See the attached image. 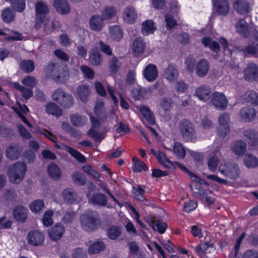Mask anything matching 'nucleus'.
Masks as SVG:
<instances>
[{
	"instance_id": "1",
	"label": "nucleus",
	"mask_w": 258,
	"mask_h": 258,
	"mask_svg": "<svg viewBox=\"0 0 258 258\" xmlns=\"http://www.w3.org/2000/svg\"><path fill=\"white\" fill-rule=\"evenodd\" d=\"M80 219L81 227L88 232L96 230L100 224L99 214L96 211L86 212Z\"/></svg>"
},
{
	"instance_id": "2",
	"label": "nucleus",
	"mask_w": 258,
	"mask_h": 258,
	"mask_svg": "<svg viewBox=\"0 0 258 258\" xmlns=\"http://www.w3.org/2000/svg\"><path fill=\"white\" fill-rule=\"evenodd\" d=\"M27 168L22 162L18 161L11 165L8 171L10 181L14 183H19L24 178Z\"/></svg>"
},
{
	"instance_id": "3",
	"label": "nucleus",
	"mask_w": 258,
	"mask_h": 258,
	"mask_svg": "<svg viewBox=\"0 0 258 258\" xmlns=\"http://www.w3.org/2000/svg\"><path fill=\"white\" fill-rule=\"evenodd\" d=\"M219 171L227 178L235 180L238 178L240 170L238 164L233 162H226L220 165Z\"/></svg>"
},
{
	"instance_id": "4",
	"label": "nucleus",
	"mask_w": 258,
	"mask_h": 258,
	"mask_svg": "<svg viewBox=\"0 0 258 258\" xmlns=\"http://www.w3.org/2000/svg\"><path fill=\"white\" fill-rule=\"evenodd\" d=\"M52 99L63 108H70L74 104V98L72 95L64 92L60 88L55 90L52 95Z\"/></svg>"
},
{
	"instance_id": "5",
	"label": "nucleus",
	"mask_w": 258,
	"mask_h": 258,
	"mask_svg": "<svg viewBox=\"0 0 258 258\" xmlns=\"http://www.w3.org/2000/svg\"><path fill=\"white\" fill-rule=\"evenodd\" d=\"M179 130L184 139L191 141L195 137V131L192 123L186 119L181 120L179 122Z\"/></svg>"
},
{
	"instance_id": "6",
	"label": "nucleus",
	"mask_w": 258,
	"mask_h": 258,
	"mask_svg": "<svg viewBox=\"0 0 258 258\" xmlns=\"http://www.w3.org/2000/svg\"><path fill=\"white\" fill-rule=\"evenodd\" d=\"M211 101L219 110H224L227 106V100L225 95L221 92H215L211 96Z\"/></svg>"
},
{
	"instance_id": "7",
	"label": "nucleus",
	"mask_w": 258,
	"mask_h": 258,
	"mask_svg": "<svg viewBox=\"0 0 258 258\" xmlns=\"http://www.w3.org/2000/svg\"><path fill=\"white\" fill-rule=\"evenodd\" d=\"M29 244L33 246H39L43 244L44 240V235L37 230L29 232L27 236Z\"/></svg>"
},
{
	"instance_id": "8",
	"label": "nucleus",
	"mask_w": 258,
	"mask_h": 258,
	"mask_svg": "<svg viewBox=\"0 0 258 258\" xmlns=\"http://www.w3.org/2000/svg\"><path fill=\"white\" fill-rule=\"evenodd\" d=\"M89 26L93 31H100L104 26V19L99 15H94L89 19Z\"/></svg>"
},
{
	"instance_id": "9",
	"label": "nucleus",
	"mask_w": 258,
	"mask_h": 258,
	"mask_svg": "<svg viewBox=\"0 0 258 258\" xmlns=\"http://www.w3.org/2000/svg\"><path fill=\"white\" fill-rule=\"evenodd\" d=\"M244 77L248 81L255 80L258 79V67L253 63H249L244 70Z\"/></svg>"
},
{
	"instance_id": "10",
	"label": "nucleus",
	"mask_w": 258,
	"mask_h": 258,
	"mask_svg": "<svg viewBox=\"0 0 258 258\" xmlns=\"http://www.w3.org/2000/svg\"><path fill=\"white\" fill-rule=\"evenodd\" d=\"M211 88L207 85H202L197 87L195 91V94L198 98L202 101H207L210 97Z\"/></svg>"
},
{
	"instance_id": "11",
	"label": "nucleus",
	"mask_w": 258,
	"mask_h": 258,
	"mask_svg": "<svg viewBox=\"0 0 258 258\" xmlns=\"http://www.w3.org/2000/svg\"><path fill=\"white\" fill-rule=\"evenodd\" d=\"M62 197L64 201L70 204H72L82 201L77 192L71 188L66 189L62 192Z\"/></svg>"
},
{
	"instance_id": "12",
	"label": "nucleus",
	"mask_w": 258,
	"mask_h": 258,
	"mask_svg": "<svg viewBox=\"0 0 258 258\" xmlns=\"http://www.w3.org/2000/svg\"><path fill=\"white\" fill-rule=\"evenodd\" d=\"M64 231V227L62 224H57L49 229V236L51 240L57 241L62 236Z\"/></svg>"
},
{
	"instance_id": "13",
	"label": "nucleus",
	"mask_w": 258,
	"mask_h": 258,
	"mask_svg": "<svg viewBox=\"0 0 258 258\" xmlns=\"http://www.w3.org/2000/svg\"><path fill=\"white\" fill-rule=\"evenodd\" d=\"M197 75L201 78L205 77L209 70V62L206 59H202L199 60L195 69Z\"/></svg>"
},
{
	"instance_id": "14",
	"label": "nucleus",
	"mask_w": 258,
	"mask_h": 258,
	"mask_svg": "<svg viewBox=\"0 0 258 258\" xmlns=\"http://www.w3.org/2000/svg\"><path fill=\"white\" fill-rule=\"evenodd\" d=\"M144 76L149 82H153L158 77V70L153 64H149L146 67L144 71Z\"/></svg>"
},
{
	"instance_id": "15",
	"label": "nucleus",
	"mask_w": 258,
	"mask_h": 258,
	"mask_svg": "<svg viewBox=\"0 0 258 258\" xmlns=\"http://www.w3.org/2000/svg\"><path fill=\"white\" fill-rule=\"evenodd\" d=\"M89 202L94 206L105 207L108 204V199L105 195L98 192L89 199Z\"/></svg>"
},
{
	"instance_id": "16",
	"label": "nucleus",
	"mask_w": 258,
	"mask_h": 258,
	"mask_svg": "<svg viewBox=\"0 0 258 258\" xmlns=\"http://www.w3.org/2000/svg\"><path fill=\"white\" fill-rule=\"evenodd\" d=\"M53 5L60 14L66 15L70 12L71 8L67 0H54Z\"/></svg>"
},
{
	"instance_id": "17",
	"label": "nucleus",
	"mask_w": 258,
	"mask_h": 258,
	"mask_svg": "<svg viewBox=\"0 0 258 258\" xmlns=\"http://www.w3.org/2000/svg\"><path fill=\"white\" fill-rule=\"evenodd\" d=\"M123 18L127 23H134L137 18V13L134 7L131 6L126 7L123 11Z\"/></svg>"
},
{
	"instance_id": "18",
	"label": "nucleus",
	"mask_w": 258,
	"mask_h": 258,
	"mask_svg": "<svg viewBox=\"0 0 258 258\" xmlns=\"http://www.w3.org/2000/svg\"><path fill=\"white\" fill-rule=\"evenodd\" d=\"M214 7L220 15H226L229 12V4L227 0H213Z\"/></svg>"
},
{
	"instance_id": "19",
	"label": "nucleus",
	"mask_w": 258,
	"mask_h": 258,
	"mask_svg": "<svg viewBox=\"0 0 258 258\" xmlns=\"http://www.w3.org/2000/svg\"><path fill=\"white\" fill-rule=\"evenodd\" d=\"M15 219L19 222H24L27 218L26 209L22 206H17L13 210Z\"/></svg>"
},
{
	"instance_id": "20",
	"label": "nucleus",
	"mask_w": 258,
	"mask_h": 258,
	"mask_svg": "<svg viewBox=\"0 0 258 258\" xmlns=\"http://www.w3.org/2000/svg\"><path fill=\"white\" fill-rule=\"evenodd\" d=\"M240 115L242 119L246 121H252L256 116L255 110L251 107H243L240 110Z\"/></svg>"
},
{
	"instance_id": "21",
	"label": "nucleus",
	"mask_w": 258,
	"mask_h": 258,
	"mask_svg": "<svg viewBox=\"0 0 258 258\" xmlns=\"http://www.w3.org/2000/svg\"><path fill=\"white\" fill-rule=\"evenodd\" d=\"M77 95L84 103L88 101L90 90L89 86L81 84L77 89Z\"/></svg>"
},
{
	"instance_id": "22",
	"label": "nucleus",
	"mask_w": 258,
	"mask_h": 258,
	"mask_svg": "<svg viewBox=\"0 0 258 258\" xmlns=\"http://www.w3.org/2000/svg\"><path fill=\"white\" fill-rule=\"evenodd\" d=\"M179 74L176 66L174 64H169L164 70V76L169 81L176 80Z\"/></svg>"
},
{
	"instance_id": "23",
	"label": "nucleus",
	"mask_w": 258,
	"mask_h": 258,
	"mask_svg": "<svg viewBox=\"0 0 258 258\" xmlns=\"http://www.w3.org/2000/svg\"><path fill=\"white\" fill-rule=\"evenodd\" d=\"M244 136L246 138L248 144L251 146H256L258 145V132L252 129L246 130Z\"/></svg>"
},
{
	"instance_id": "24",
	"label": "nucleus",
	"mask_w": 258,
	"mask_h": 258,
	"mask_svg": "<svg viewBox=\"0 0 258 258\" xmlns=\"http://www.w3.org/2000/svg\"><path fill=\"white\" fill-rule=\"evenodd\" d=\"M47 171L50 177L55 180L59 179L62 174L58 166L54 163H51L48 165Z\"/></svg>"
},
{
	"instance_id": "25",
	"label": "nucleus",
	"mask_w": 258,
	"mask_h": 258,
	"mask_svg": "<svg viewBox=\"0 0 258 258\" xmlns=\"http://www.w3.org/2000/svg\"><path fill=\"white\" fill-rule=\"evenodd\" d=\"M36 16L45 18L49 12L48 5L44 2L40 1L35 4Z\"/></svg>"
},
{
	"instance_id": "26",
	"label": "nucleus",
	"mask_w": 258,
	"mask_h": 258,
	"mask_svg": "<svg viewBox=\"0 0 258 258\" xmlns=\"http://www.w3.org/2000/svg\"><path fill=\"white\" fill-rule=\"evenodd\" d=\"M249 5L246 0H235L234 3L235 10L240 14H246L248 12Z\"/></svg>"
},
{
	"instance_id": "27",
	"label": "nucleus",
	"mask_w": 258,
	"mask_h": 258,
	"mask_svg": "<svg viewBox=\"0 0 258 258\" xmlns=\"http://www.w3.org/2000/svg\"><path fill=\"white\" fill-rule=\"evenodd\" d=\"M235 28L236 31L241 36L247 37L249 35L248 24L244 20L241 19L238 21Z\"/></svg>"
},
{
	"instance_id": "28",
	"label": "nucleus",
	"mask_w": 258,
	"mask_h": 258,
	"mask_svg": "<svg viewBox=\"0 0 258 258\" xmlns=\"http://www.w3.org/2000/svg\"><path fill=\"white\" fill-rule=\"evenodd\" d=\"M6 156L12 160L17 159L20 156V147L17 144H13L8 147Z\"/></svg>"
},
{
	"instance_id": "29",
	"label": "nucleus",
	"mask_w": 258,
	"mask_h": 258,
	"mask_svg": "<svg viewBox=\"0 0 258 258\" xmlns=\"http://www.w3.org/2000/svg\"><path fill=\"white\" fill-rule=\"evenodd\" d=\"M46 111L47 112L51 114L53 116H55L56 117H59L62 115V110L61 109L54 103H49L45 106Z\"/></svg>"
},
{
	"instance_id": "30",
	"label": "nucleus",
	"mask_w": 258,
	"mask_h": 258,
	"mask_svg": "<svg viewBox=\"0 0 258 258\" xmlns=\"http://www.w3.org/2000/svg\"><path fill=\"white\" fill-rule=\"evenodd\" d=\"M56 75L54 74V79L58 82H64L69 78V73L67 67L64 68L63 64L61 67L58 68V71Z\"/></svg>"
},
{
	"instance_id": "31",
	"label": "nucleus",
	"mask_w": 258,
	"mask_h": 258,
	"mask_svg": "<svg viewBox=\"0 0 258 258\" xmlns=\"http://www.w3.org/2000/svg\"><path fill=\"white\" fill-rule=\"evenodd\" d=\"M146 44L141 37L136 38L133 44V50L137 53H142L145 48Z\"/></svg>"
},
{
	"instance_id": "32",
	"label": "nucleus",
	"mask_w": 258,
	"mask_h": 258,
	"mask_svg": "<svg viewBox=\"0 0 258 258\" xmlns=\"http://www.w3.org/2000/svg\"><path fill=\"white\" fill-rule=\"evenodd\" d=\"M89 60L91 63L95 66H97L101 64V54L98 50L92 49L89 52Z\"/></svg>"
},
{
	"instance_id": "33",
	"label": "nucleus",
	"mask_w": 258,
	"mask_h": 258,
	"mask_svg": "<svg viewBox=\"0 0 258 258\" xmlns=\"http://www.w3.org/2000/svg\"><path fill=\"white\" fill-rule=\"evenodd\" d=\"M155 29L154 23L151 20H146L142 24V32L144 35H148L150 33H153Z\"/></svg>"
},
{
	"instance_id": "34",
	"label": "nucleus",
	"mask_w": 258,
	"mask_h": 258,
	"mask_svg": "<svg viewBox=\"0 0 258 258\" xmlns=\"http://www.w3.org/2000/svg\"><path fill=\"white\" fill-rule=\"evenodd\" d=\"M109 29L110 37L112 39L118 41L122 38L123 31L119 26L115 25Z\"/></svg>"
},
{
	"instance_id": "35",
	"label": "nucleus",
	"mask_w": 258,
	"mask_h": 258,
	"mask_svg": "<svg viewBox=\"0 0 258 258\" xmlns=\"http://www.w3.org/2000/svg\"><path fill=\"white\" fill-rule=\"evenodd\" d=\"M156 157L158 162L164 167L170 168L172 166V163L163 153L158 151Z\"/></svg>"
},
{
	"instance_id": "36",
	"label": "nucleus",
	"mask_w": 258,
	"mask_h": 258,
	"mask_svg": "<svg viewBox=\"0 0 258 258\" xmlns=\"http://www.w3.org/2000/svg\"><path fill=\"white\" fill-rule=\"evenodd\" d=\"M133 162L134 163L133 167L134 172H140L142 170L144 171L148 170L146 164L143 161L140 160L137 157H134L133 158Z\"/></svg>"
},
{
	"instance_id": "37",
	"label": "nucleus",
	"mask_w": 258,
	"mask_h": 258,
	"mask_svg": "<svg viewBox=\"0 0 258 258\" xmlns=\"http://www.w3.org/2000/svg\"><path fill=\"white\" fill-rule=\"evenodd\" d=\"M214 249V244H210L205 242L196 246L195 250L198 254H200L201 252L206 253H210Z\"/></svg>"
},
{
	"instance_id": "38",
	"label": "nucleus",
	"mask_w": 258,
	"mask_h": 258,
	"mask_svg": "<svg viewBox=\"0 0 258 258\" xmlns=\"http://www.w3.org/2000/svg\"><path fill=\"white\" fill-rule=\"evenodd\" d=\"M71 122L75 126L83 125L87 121V118L78 114H74L70 117Z\"/></svg>"
},
{
	"instance_id": "39",
	"label": "nucleus",
	"mask_w": 258,
	"mask_h": 258,
	"mask_svg": "<svg viewBox=\"0 0 258 258\" xmlns=\"http://www.w3.org/2000/svg\"><path fill=\"white\" fill-rule=\"evenodd\" d=\"M244 99L251 104L255 106L258 105V94L254 91H247L244 95Z\"/></svg>"
},
{
	"instance_id": "40",
	"label": "nucleus",
	"mask_w": 258,
	"mask_h": 258,
	"mask_svg": "<svg viewBox=\"0 0 258 258\" xmlns=\"http://www.w3.org/2000/svg\"><path fill=\"white\" fill-rule=\"evenodd\" d=\"M117 13L116 9L113 6H107L102 12V17L104 20H110L115 16Z\"/></svg>"
},
{
	"instance_id": "41",
	"label": "nucleus",
	"mask_w": 258,
	"mask_h": 258,
	"mask_svg": "<svg viewBox=\"0 0 258 258\" xmlns=\"http://www.w3.org/2000/svg\"><path fill=\"white\" fill-rule=\"evenodd\" d=\"M246 144L242 141H239L235 142L233 146V152L237 155H242L246 151Z\"/></svg>"
},
{
	"instance_id": "42",
	"label": "nucleus",
	"mask_w": 258,
	"mask_h": 258,
	"mask_svg": "<svg viewBox=\"0 0 258 258\" xmlns=\"http://www.w3.org/2000/svg\"><path fill=\"white\" fill-rule=\"evenodd\" d=\"M72 178L75 184L80 186L85 185L87 181L85 175L78 171L75 172L72 175Z\"/></svg>"
},
{
	"instance_id": "43",
	"label": "nucleus",
	"mask_w": 258,
	"mask_h": 258,
	"mask_svg": "<svg viewBox=\"0 0 258 258\" xmlns=\"http://www.w3.org/2000/svg\"><path fill=\"white\" fill-rule=\"evenodd\" d=\"M105 248V244L102 241H96L91 244L88 248V252L91 254L98 253Z\"/></svg>"
},
{
	"instance_id": "44",
	"label": "nucleus",
	"mask_w": 258,
	"mask_h": 258,
	"mask_svg": "<svg viewBox=\"0 0 258 258\" xmlns=\"http://www.w3.org/2000/svg\"><path fill=\"white\" fill-rule=\"evenodd\" d=\"M185 69L189 73H193L197 64V60L193 55L188 56L185 61Z\"/></svg>"
},
{
	"instance_id": "45",
	"label": "nucleus",
	"mask_w": 258,
	"mask_h": 258,
	"mask_svg": "<svg viewBox=\"0 0 258 258\" xmlns=\"http://www.w3.org/2000/svg\"><path fill=\"white\" fill-rule=\"evenodd\" d=\"M140 111L142 115L148 122L151 124L155 123V120L153 113L148 107L146 106L141 107Z\"/></svg>"
},
{
	"instance_id": "46",
	"label": "nucleus",
	"mask_w": 258,
	"mask_h": 258,
	"mask_svg": "<svg viewBox=\"0 0 258 258\" xmlns=\"http://www.w3.org/2000/svg\"><path fill=\"white\" fill-rule=\"evenodd\" d=\"M244 164L248 168H254L258 166V159L249 154L244 156Z\"/></svg>"
},
{
	"instance_id": "47",
	"label": "nucleus",
	"mask_w": 258,
	"mask_h": 258,
	"mask_svg": "<svg viewBox=\"0 0 258 258\" xmlns=\"http://www.w3.org/2000/svg\"><path fill=\"white\" fill-rule=\"evenodd\" d=\"M2 16L3 21L6 23L12 22L15 17V13L10 8L4 9L2 12Z\"/></svg>"
},
{
	"instance_id": "48",
	"label": "nucleus",
	"mask_w": 258,
	"mask_h": 258,
	"mask_svg": "<svg viewBox=\"0 0 258 258\" xmlns=\"http://www.w3.org/2000/svg\"><path fill=\"white\" fill-rule=\"evenodd\" d=\"M62 65L63 64L61 62H51L47 66V72L54 79V74L56 75L58 68L61 67Z\"/></svg>"
},
{
	"instance_id": "49",
	"label": "nucleus",
	"mask_w": 258,
	"mask_h": 258,
	"mask_svg": "<svg viewBox=\"0 0 258 258\" xmlns=\"http://www.w3.org/2000/svg\"><path fill=\"white\" fill-rule=\"evenodd\" d=\"M161 107L166 112L169 111L173 105V100L169 97H163L160 101Z\"/></svg>"
},
{
	"instance_id": "50",
	"label": "nucleus",
	"mask_w": 258,
	"mask_h": 258,
	"mask_svg": "<svg viewBox=\"0 0 258 258\" xmlns=\"http://www.w3.org/2000/svg\"><path fill=\"white\" fill-rule=\"evenodd\" d=\"M20 69L28 73L32 72L34 69V63L32 60H23L20 64Z\"/></svg>"
},
{
	"instance_id": "51",
	"label": "nucleus",
	"mask_w": 258,
	"mask_h": 258,
	"mask_svg": "<svg viewBox=\"0 0 258 258\" xmlns=\"http://www.w3.org/2000/svg\"><path fill=\"white\" fill-rule=\"evenodd\" d=\"M173 152L179 158L181 159L184 158L186 154V151L184 147L179 142H176L174 144Z\"/></svg>"
},
{
	"instance_id": "52",
	"label": "nucleus",
	"mask_w": 258,
	"mask_h": 258,
	"mask_svg": "<svg viewBox=\"0 0 258 258\" xmlns=\"http://www.w3.org/2000/svg\"><path fill=\"white\" fill-rule=\"evenodd\" d=\"M202 43L206 46H209L211 49L215 52H217L219 50V44L216 41H212L208 37H205L203 39Z\"/></svg>"
},
{
	"instance_id": "53",
	"label": "nucleus",
	"mask_w": 258,
	"mask_h": 258,
	"mask_svg": "<svg viewBox=\"0 0 258 258\" xmlns=\"http://www.w3.org/2000/svg\"><path fill=\"white\" fill-rule=\"evenodd\" d=\"M121 234V230L119 227L116 226L110 227L107 231L108 237L112 240L117 239Z\"/></svg>"
},
{
	"instance_id": "54",
	"label": "nucleus",
	"mask_w": 258,
	"mask_h": 258,
	"mask_svg": "<svg viewBox=\"0 0 258 258\" xmlns=\"http://www.w3.org/2000/svg\"><path fill=\"white\" fill-rule=\"evenodd\" d=\"M44 207L42 200H37L32 202L30 205V210L34 213L39 212Z\"/></svg>"
},
{
	"instance_id": "55",
	"label": "nucleus",
	"mask_w": 258,
	"mask_h": 258,
	"mask_svg": "<svg viewBox=\"0 0 258 258\" xmlns=\"http://www.w3.org/2000/svg\"><path fill=\"white\" fill-rule=\"evenodd\" d=\"M120 67L117 57L113 56L109 60V68L112 73H116Z\"/></svg>"
},
{
	"instance_id": "56",
	"label": "nucleus",
	"mask_w": 258,
	"mask_h": 258,
	"mask_svg": "<svg viewBox=\"0 0 258 258\" xmlns=\"http://www.w3.org/2000/svg\"><path fill=\"white\" fill-rule=\"evenodd\" d=\"M239 51L243 52L245 55H256L257 53L258 49L257 47H254L251 44H249L245 47H237Z\"/></svg>"
},
{
	"instance_id": "57",
	"label": "nucleus",
	"mask_w": 258,
	"mask_h": 258,
	"mask_svg": "<svg viewBox=\"0 0 258 258\" xmlns=\"http://www.w3.org/2000/svg\"><path fill=\"white\" fill-rule=\"evenodd\" d=\"M53 215V211L52 210H48L44 213L42 218V222L44 226L48 227L52 224L53 220L52 217Z\"/></svg>"
},
{
	"instance_id": "58",
	"label": "nucleus",
	"mask_w": 258,
	"mask_h": 258,
	"mask_svg": "<svg viewBox=\"0 0 258 258\" xmlns=\"http://www.w3.org/2000/svg\"><path fill=\"white\" fill-rule=\"evenodd\" d=\"M13 8L17 12H22L25 8V0H10Z\"/></svg>"
},
{
	"instance_id": "59",
	"label": "nucleus",
	"mask_w": 258,
	"mask_h": 258,
	"mask_svg": "<svg viewBox=\"0 0 258 258\" xmlns=\"http://www.w3.org/2000/svg\"><path fill=\"white\" fill-rule=\"evenodd\" d=\"M133 190L136 199L141 201L145 200V198L144 196L145 191L141 185H138L137 188L135 186H133Z\"/></svg>"
},
{
	"instance_id": "60",
	"label": "nucleus",
	"mask_w": 258,
	"mask_h": 258,
	"mask_svg": "<svg viewBox=\"0 0 258 258\" xmlns=\"http://www.w3.org/2000/svg\"><path fill=\"white\" fill-rule=\"evenodd\" d=\"M76 217V213L72 210H69L64 214L62 218V221L65 224H70L73 222Z\"/></svg>"
},
{
	"instance_id": "61",
	"label": "nucleus",
	"mask_w": 258,
	"mask_h": 258,
	"mask_svg": "<svg viewBox=\"0 0 258 258\" xmlns=\"http://www.w3.org/2000/svg\"><path fill=\"white\" fill-rule=\"evenodd\" d=\"M13 135L14 132L11 128L4 125L0 126V135L1 137L8 139L11 138Z\"/></svg>"
},
{
	"instance_id": "62",
	"label": "nucleus",
	"mask_w": 258,
	"mask_h": 258,
	"mask_svg": "<svg viewBox=\"0 0 258 258\" xmlns=\"http://www.w3.org/2000/svg\"><path fill=\"white\" fill-rule=\"evenodd\" d=\"M22 82L23 85L31 87H34L37 84V81L33 76H27L24 78Z\"/></svg>"
},
{
	"instance_id": "63",
	"label": "nucleus",
	"mask_w": 258,
	"mask_h": 258,
	"mask_svg": "<svg viewBox=\"0 0 258 258\" xmlns=\"http://www.w3.org/2000/svg\"><path fill=\"white\" fill-rule=\"evenodd\" d=\"M165 21L166 22V27L168 30L171 29L176 25V22L174 17L169 14L165 15Z\"/></svg>"
},
{
	"instance_id": "64",
	"label": "nucleus",
	"mask_w": 258,
	"mask_h": 258,
	"mask_svg": "<svg viewBox=\"0 0 258 258\" xmlns=\"http://www.w3.org/2000/svg\"><path fill=\"white\" fill-rule=\"evenodd\" d=\"M219 125H229L230 121L229 114L226 112L221 113L218 117Z\"/></svg>"
}]
</instances>
